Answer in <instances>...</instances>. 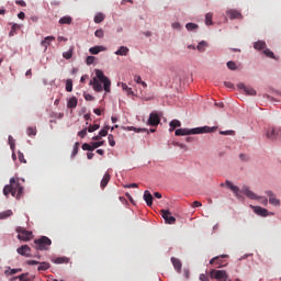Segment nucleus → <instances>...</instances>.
Returning a JSON list of instances; mask_svg holds the SVG:
<instances>
[{
    "mask_svg": "<svg viewBox=\"0 0 281 281\" xmlns=\"http://www.w3.org/2000/svg\"><path fill=\"white\" fill-rule=\"evenodd\" d=\"M108 142H109L110 146H115V138L113 137L112 134H110L108 136Z\"/></svg>",
    "mask_w": 281,
    "mask_h": 281,
    "instance_id": "obj_50",
    "label": "nucleus"
},
{
    "mask_svg": "<svg viewBox=\"0 0 281 281\" xmlns=\"http://www.w3.org/2000/svg\"><path fill=\"white\" fill-rule=\"evenodd\" d=\"M74 56V47H70L69 50L63 53V57L66 58V60H69Z\"/></svg>",
    "mask_w": 281,
    "mask_h": 281,
    "instance_id": "obj_31",
    "label": "nucleus"
},
{
    "mask_svg": "<svg viewBox=\"0 0 281 281\" xmlns=\"http://www.w3.org/2000/svg\"><path fill=\"white\" fill-rule=\"evenodd\" d=\"M173 30H181V24L179 22H175L172 24Z\"/></svg>",
    "mask_w": 281,
    "mask_h": 281,
    "instance_id": "obj_59",
    "label": "nucleus"
},
{
    "mask_svg": "<svg viewBox=\"0 0 281 281\" xmlns=\"http://www.w3.org/2000/svg\"><path fill=\"white\" fill-rule=\"evenodd\" d=\"M16 252L20 256H24L25 258L32 257V248H30V246H27V245H23V246L19 247L16 249Z\"/></svg>",
    "mask_w": 281,
    "mask_h": 281,
    "instance_id": "obj_11",
    "label": "nucleus"
},
{
    "mask_svg": "<svg viewBox=\"0 0 281 281\" xmlns=\"http://www.w3.org/2000/svg\"><path fill=\"white\" fill-rule=\"evenodd\" d=\"M104 19H105L104 13H97L94 16V23H102Z\"/></svg>",
    "mask_w": 281,
    "mask_h": 281,
    "instance_id": "obj_32",
    "label": "nucleus"
},
{
    "mask_svg": "<svg viewBox=\"0 0 281 281\" xmlns=\"http://www.w3.org/2000/svg\"><path fill=\"white\" fill-rule=\"evenodd\" d=\"M29 137L36 136V127H29L26 130Z\"/></svg>",
    "mask_w": 281,
    "mask_h": 281,
    "instance_id": "obj_39",
    "label": "nucleus"
},
{
    "mask_svg": "<svg viewBox=\"0 0 281 281\" xmlns=\"http://www.w3.org/2000/svg\"><path fill=\"white\" fill-rule=\"evenodd\" d=\"M105 50H106V48L104 46H94V47L89 48V52L92 55H98V54H100V52H105Z\"/></svg>",
    "mask_w": 281,
    "mask_h": 281,
    "instance_id": "obj_20",
    "label": "nucleus"
},
{
    "mask_svg": "<svg viewBox=\"0 0 281 281\" xmlns=\"http://www.w3.org/2000/svg\"><path fill=\"white\" fill-rule=\"evenodd\" d=\"M203 133H212V128L210 126H204V127H195V128H179L176 130L175 135L183 136V135H203Z\"/></svg>",
    "mask_w": 281,
    "mask_h": 281,
    "instance_id": "obj_4",
    "label": "nucleus"
},
{
    "mask_svg": "<svg viewBox=\"0 0 281 281\" xmlns=\"http://www.w3.org/2000/svg\"><path fill=\"white\" fill-rule=\"evenodd\" d=\"M263 54H265L266 56H268L269 58H273V56H274L273 52H271L270 49H265V50H263Z\"/></svg>",
    "mask_w": 281,
    "mask_h": 281,
    "instance_id": "obj_53",
    "label": "nucleus"
},
{
    "mask_svg": "<svg viewBox=\"0 0 281 281\" xmlns=\"http://www.w3.org/2000/svg\"><path fill=\"white\" fill-rule=\"evenodd\" d=\"M50 265L49 262H41L38 268H37V271H47V269H49Z\"/></svg>",
    "mask_w": 281,
    "mask_h": 281,
    "instance_id": "obj_29",
    "label": "nucleus"
},
{
    "mask_svg": "<svg viewBox=\"0 0 281 281\" xmlns=\"http://www.w3.org/2000/svg\"><path fill=\"white\" fill-rule=\"evenodd\" d=\"M255 214L258 216H268L269 211L267 209H262L261 206H254Z\"/></svg>",
    "mask_w": 281,
    "mask_h": 281,
    "instance_id": "obj_18",
    "label": "nucleus"
},
{
    "mask_svg": "<svg viewBox=\"0 0 281 281\" xmlns=\"http://www.w3.org/2000/svg\"><path fill=\"white\" fill-rule=\"evenodd\" d=\"M225 183L227 188L234 192L235 196H239V193L241 192V194H245V196L251 199L252 201H260L262 205H268L269 203L267 198L258 196L256 193H254V191L249 190V187L247 186H244L240 190V188L234 186V183H232L229 180H226Z\"/></svg>",
    "mask_w": 281,
    "mask_h": 281,
    "instance_id": "obj_2",
    "label": "nucleus"
},
{
    "mask_svg": "<svg viewBox=\"0 0 281 281\" xmlns=\"http://www.w3.org/2000/svg\"><path fill=\"white\" fill-rule=\"evenodd\" d=\"M109 126H105V128L104 130H101L100 132H99V135L101 136V137H106V135H109Z\"/></svg>",
    "mask_w": 281,
    "mask_h": 281,
    "instance_id": "obj_47",
    "label": "nucleus"
},
{
    "mask_svg": "<svg viewBox=\"0 0 281 281\" xmlns=\"http://www.w3.org/2000/svg\"><path fill=\"white\" fill-rule=\"evenodd\" d=\"M16 233L19 240H24V243H27V240H32V232L26 231L23 227H18Z\"/></svg>",
    "mask_w": 281,
    "mask_h": 281,
    "instance_id": "obj_8",
    "label": "nucleus"
},
{
    "mask_svg": "<svg viewBox=\"0 0 281 281\" xmlns=\"http://www.w3.org/2000/svg\"><path fill=\"white\" fill-rule=\"evenodd\" d=\"M160 123H161V117H159V114L157 112H151L149 114L147 124L149 126H159Z\"/></svg>",
    "mask_w": 281,
    "mask_h": 281,
    "instance_id": "obj_10",
    "label": "nucleus"
},
{
    "mask_svg": "<svg viewBox=\"0 0 281 281\" xmlns=\"http://www.w3.org/2000/svg\"><path fill=\"white\" fill-rule=\"evenodd\" d=\"M111 181V175L105 173L101 180V188L104 190L106 186H109V182Z\"/></svg>",
    "mask_w": 281,
    "mask_h": 281,
    "instance_id": "obj_21",
    "label": "nucleus"
},
{
    "mask_svg": "<svg viewBox=\"0 0 281 281\" xmlns=\"http://www.w3.org/2000/svg\"><path fill=\"white\" fill-rule=\"evenodd\" d=\"M3 194L4 196H10L11 194L12 196H15V199H21V196H23V188L16 179L11 178L10 184H7L3 188Z\"/></svg>",
    "mask_w": 281,
    "mask_h": 281,
    "instance_id": "obj_3",
    "label": "nucleus"
},
{
    "mask_svg": "<svg viewBox=\"0 0 281 281\" xmlns=\"http://www.w3.org/2000/svg\"><path fill=\"white\" fill-rule=\"evenodd\" d=\"M52 246V239L47 236H42L38 239L34 240V248L38 251H47Z\"/></svg>",
    "mask_w": 281,
    "mask_h": 281,
    "instance_id": "obj_5",
    "label": "nucleus"
},
{
    "mask_svg": "<svg viewBox=\"0 0 281 281\" xmlns=\"http://www.w3.org/2000/svg\"><path fill=\"white\" fill-rule=\"evenodd\" d=\"M130 131H135V133H150L147 128H136V127H130Z\"/></svg>",
    "mask_w": 281,
    "mask_h": 281,
    "instance_id": "obj_40",
    "label": "nucleus"
},
{
    "mask_svg": "<svg viewBox=\"0 0 281 281\" xmlns=\"http://www.w3.org/2000/svg\"><path fill=\"white\" fill-rule=\"evenodd\" d=\"M15 273H21V269H9L4 271L5 276H14Z\"/></svg>",
    "mask_w": 281,
    "mask_h": 281,
    "instance_id": "obj_34",
    "label": "nucleus"
},
{
    "mask_svg": "<svg viewBox=\"0 0 281 281\" xmlns=\"http://www.w3.org/2000/svg\"><path fill=\"white\" fill-rule=\"evenodd\" d=\"M220 134L221 135H236V133L234 131H221Z\"/></svg>",
    "mask_w": 281,
    "mask_h": 281,
    "instance_id": "obj_54",
    "label": "nucleus"
},
{
    "mask_svg": "<svg viewBox=\"0 0 281 281\" xmlns=\"http://www.w3.org/2000/svg\"><path fill=\"white\" fill-rule=\"evenodd\" d=\"M205 47H207V43L202 41L198 44L196 49L198 52H205Z\"/></svg>",
    "mask_w": 281,
    "mask_h": 281,
    "instance_id": "obj_33",
    "label": "nucleus"
},
{
    "mask_svg": "<svg viewBox=\"0 0 281 281\" xmlns=\"http://www.w3.org/2000/svg\"><path fill=\"white\" fill-rule=\"evenodd\" d=\"M213 14L212 13H206L205 14V25H212V19H213Z\"/></svg>",
    "mask_w": 281,
    "mask_h": 281,
    "instance_id": "obj_35",
    "label": "nucleus"
},
{
    "mask_svg": "<svg viewBox=\"0 0 281 281\" xmlns=\"http://www.w3.org/2000/svg\"><path fill=\"white\" fill-rule=\"evenodd\" d=\"M94 36H97V38H104V31L102 29L97 30Z\"/></svg>",
    "mask_w": 281,
    "mask_h": 281,
    "instance_id": "obj_42",
    "label": "nucleus"
},
{
    "mask_svg": "<svg viewBox=\"0 0 281 281\" xmlns=\"http://www.w3.org/2000/svg\"><path fill=\"white\" fill-rule=\"evenodd\" d=\"M255 49H265L267 47V43L262 41H258L254 44Z\"/></svg>",
    "mask_w": 281,
    "mask_h": 281,
    "instance_id": "obj_30",
    "label": "nucleus"
},
{
    "mask_svg": "<svg viewBox=\"0 0 281 281\" xmlns=\"http://www.w3.org/2000/svg\"><path fill=\"white\" fill-rule=\"evenodd\" d=\"M66 91H68V93H71L74 91V80L67 79Z\"/></svg>",
    "mask_w": 281,
    "mask_h": 281,
    "instance_id": "obj_28",
    "label": "nucleus"
},
{
    "mask_svg": "<svg viewBox=\"0 0 281 281\" xmlns=\"http://www.w3.org/2000/svg\"><path fill=\"white\" fill-rule=\"evenodd\" d=\"M135 82H137V85H142L144 81L142 80L140 76H135L134 77Z\"/></svg>",
    "mask_w": 281,
    "mask_h": 281,
    "instance_id": "obj_58",
    "label": "nucleus"
},
{
    "mask_svg": "<svg viewBox=\"0 0 281 281\" xmlns=\"http://www.w3.org/2000/svg\"><path fill=\"white\" fill-rule=\"evenodd\" d=\"M14 280H20V281H32V277H30V273H23L20 277L13 278Z\"/></svg>",
    "mask_w": 281,
    "mask_h": 281,
    "instance_id": "obj_25",
    "label": "nucleus"
},
{
    "mask_svg": "<svg viewBox=\"0 0 281 281\" xmlns=\"http://www.w3.org/2000/svg\"><path fill=\"white\" fill-rule=\"evenodd\" d=\"M196 27H199V25L194 24V23H187L186 29L189 32H192V30H196Z\"/></svg>",
    "mask_w": 281,
    "mask_h": 281,
    "instance_id": "obj_45",
    "label": "nucleus"
},
{
    "mask_svg": "<svg viewBox=\"0 0 281 281\" xmlns=\"http://www.w3.org/2000/svg\"><path fill=\"white\" fill-rule=\"evenodd\" d=\"M16 30H21V26L19 24H13L11 26V31L9 33V36H14V33L16 32Z\"/></svg>",
    "mask_w": 281,
    "mask_h": 281,
    "instance_id": "obj_38",
    "label": "nucleus"
},
{
    "mask_svg": "<svg viewBox=\"0 0 281 281\" xmlns=\"http://www.w3.org/2000/svg\"><path fill=\"white\" fill-rule=\"evenodd\" d=\"M128 52H131V49H128V47L121 46L114 54L116 56H128Z\"/></svg>",
    "mask_w": 281,
    "mask_h": 281,
    "instance_id": "obj_19",
    "label": "nucleus"
},
{
    "mask_svg": "<svg viewBox=\"0 0 281 281\" xmlns=\"http://www.w3.org/2000/svg\"><path fill=\"white\" fill-rule=\"evenodd\" d=\"M237 89H239V91H244L246 95H256V90L245 83H238Z\"/></svg>",
    "mask_w": 281,
    "mask_h": 281,
    "instance_id": "obj_12",
    "label": "nucleus"
},
{
    "mask_svg": "<svg viewBox=\"0 0 281 281\" xmlns=\"http://www.w3.org/2000/svg\"><path fill=\"white\" fill-rule=\"evenodd\" d=\"M71 16H63L60 20H59V23L60 25H71Z\"/></svg>",
    "mask_w": 281,
    "mask_h": 281,
    "instance_id": "obj_27",
    "label": "nucleus"
},
{
    "mask_svg": "<svg viewBox=\"0 0 281 281\" xmlns=\"http://www.w3.org/2000/svg\"><path fill=\"white\" fill-rule=\"evenodd\" d=\"M87 131H89L88 128H83L80 132H78V136L81 137V139H83V137H87Z\"/></svg>",
    "mask_w": 281,
    "mask_h": 281,
    "instance_id": "obj_51",
    "label": "nucleus"
},
{
    "mask_svg": "<svg viewBox=\"0 0 281 281\" xmlns=\"http://www.w3.org/2000/svg\"><path fill=\"white\" fill-rule=\"evenodd\" d=\"M15 3L16 5H21L22 8H25L27 5V3H25V1L23 0H16Z\"/></svg>",
    "mask_w": 281,
    "mask_h": 281,
    "instance_id": "obj_57",
    "label": "nucleus"
},
{
    "mask_svg": "<svg viewBox=\"0 0 281 281\" xmlns=\"http://www.w3.org/2000/svg\"><path fill=\"white\" fill-rule=\"evenodd\" d=\"M82 150H89V151H93V145H89V143H85L82 146H81Z\"/></svg>",
    "mask_w": 281,
    "mask_h": 281,
    "instance_id": "obj_44",
    "label": "nucleus"
},
{
    "mask_svg": "<svg viewBox=\"0 0 281 281\" xmlns=\"http://www.w3.org/2000/svg\"><path fill=\"white\" fill-rule=\"evenodd\" d=\"M27 265L30 266H34V265H41V262L36 261V260H29Z\"/></svg>",
    "mask_w": 281,
    "mask_h": 281,
    "instance_id": "obj_62",
    "label": "nucleus"
},
{
    "mask_svg": "<svg viewBox=\"0 0 281 281\" xmlns=\"http://www.w3.org/2000/svg\"><path fill=\"white\" fill-rule=\"evenodd\" d=\"M91 144H92L93 150H95V148H100V146H104V140L93 142Z\"/></svg>",
    "mask_w": 281,
    "mask_h": 281,
    "instance_id": "obj_46",
    "label": "nucleus"
},
{
    "mask_svg": "<svg viewBox=\"0 0 281 281\" xmlns=\"http://www.w3.org/2000/svg\"><path fill=\"white\" fill-rule=\"evenodd\" d=\"M18 18L21 19V20L25 19V13L24 12H20L18 14Z\"/></svg>",
    "mask_w": 281,
    "mask_h": 281,
    "instance_id": "obj_64",
    "label": "nucleus"
},
{
    "mask_svg": "<svg viewBox=\"0 0 281 281\" xmlns=\"http://www.w3.org/2000/svg\"><path fill=\"white\" fill-rule=\"evenodd\" d=\"M266 194L267 196H269L270 205H274V207H280V200L276 198V194H273L271 191H267Z\"/></svg>",
    "mask_w": 281,
    "mask_h": 281,
    "instance_id": "obj_14",
    "label": "nucleus"
},
{
    "mask_svg": "<svg viewBox=\"0 0 281 281\" xmlns=\"http://www.w3.org/2000/svg\"><path fill=\"white\" fill-rule=\"evenodd\" d=\"M9 145L11 146V150H14V138L12 136H9Z\"/></svg>",
    "mask_w": 281,
    "mask_h": 281,
    "instance_id": "obj_55",
    "label": "nucleus"
},
{
    "mask_svg": "<svg viewBox=\"0 0 281 281\" xmlns=\"http://www.w3.org/2000/svg\"><path fill=\"white\" fill-rule=\"evenodd\" d=\"M266 136H267V138L270 139L271 142H274V139H277L278 137H280V132L278 131V128L270 127V128L267 130Z\"/></svg>",
    "mask_w": 281,
    "mask_h": 281,
    "instance_id": "obj_13",
    "label": "nucleus"
},
{
    "mask_svg": "<svg viewBox=\"0 0 281 281\" xmlns=\"http://www.w3.org/2000/svg\"><path fill=\"white\" fill-rule=\"evenodd\" d=\"M80 148V143H75L71 157H76L78 155V150Z\"/></svg>",
    "mask_w": 281,
    "mask_h": 281,
    "instance_id": "obj_37",
    "label": "nucleus"
},
{
    "mask_svg": "<svg viewBox=\"0 0 281 281\" xmlns=\"http://www.w3.org/2000/svg\"><path fill=\"white\" fill-rule=\"evenodd\" d=\"M200 280L201 281H210V277H207V274L201 273L200 274Z\"/></svg>",
    "mask_w": 281,
    "mask_h": 281,
    "instance_id": "obj_56",
    "label": "nucleus"
},
{
    "mask_svg": "<svg viewBox=\"0 0 281 281\" xmlns=\"http://www.w3.org/2000/svg\"><path fill=\"white\" fill-rule=\"evenodd\" d=\"M226 14L231 20L243 19V14H240V12L237 10H228Z\"/></svg>",
    "mask_w": 281,
    "mask_h": 281,
    "instance_id": "obj_16",
    "label": "nucleus"
},
{
    "mask_svg": "<svg viewBox=\"0 0 281 281\" xmlns=\"http://www.w3.org/2000/svg\"><path fill=\"white\" fill-rule=\"evenodd\" d=\"M89 85L92 87L93 91H97V93L102 91L111 93V79L104 76V72L100 69L95 70V77L90 80Z\"/></svg>",
    "mask_w": 281,
    "mask_h": 281,
    "instance_id": "obj_1",
    "label": "nucleus"
},
{
    "mask_svg": "<svg viewBox=\"0 0 281 281\" xmlns=\"http://www.w3.org/2000/svg\"><path fill=\"white\" fill-rule=\"evenodd\" d=\"M52 41H56L55 36H46L42 42L41 45L44 47V52H47V47L52 44Z\"/></svg>",
    "mask_w": 281,
    "mask_h": 281,
    "instance_id": "obj_15",
    "label": "nucleus"
},
{
    "mask_svg": "<svg viewBox=\"0 0 281 281\" xmlns=\"http://www.w3.org/2000/svg\"><path fill=\"white\" fill-rule=\"evenodd\" d=\"M125 93L127 95H135V92H133V88H130L128 90H125Z\"/></svg>",
    "mask_w": 281,
    "mask_h": 281,
    "instance_id": "obj_61",
    "label": "nucleus"
},
{
    "mask_svg": "<svg viewBox=\"0 0 281 281\" xmlns=\"http://www.w3.org/2000/svg\"><path fill=\"white\" fill-rule=\"evenodd\" d=\"M223 258H227V255L212 258L210 260V265H213V267H216L217 269H222V267H227V260H224Z\"/></svg>",
    "mask_w": 281,
    "mask_h": 281,
    "instance_id": "obj_7",
    "label": "nucleus"
},
{
    "mask_svg": "<svg viewBox=\"0 0 281 281\" xmlns=\"http://www.w3.org/2000/svg\"><path fill=\"white\" fill-rule=\"evenodd\" d=\"M56 265H63L65 262H69V259H66V258H63V257H59L55 260Z\"/></svg>",
    "mask_w": 281,
    "mask_h": 281,
    "instance_id": "obj_48",
    "label": "nucleus"
},
{
    "mask_svg": "<svg viewBox=\"0 0 281 281\" xmlns=\"http://www.w3.org/2000/svg\"><path fill=\"white\" fill-rule=\"evenodd\" d=\"M169 131L172 132L175 131V128H179V126H181V122L179 120H172L170 123H169Z\"/></svg>",
    "mask_w": 281,
    "mask_h": 281,
    "instance_id": "obj_24",
    "label": "nucleus"
},
{
    "mask_svg": "<svg viewBox=\"0 0 281 281\" xmlns=\"http://www.w3.org/2000/svg\"><path fill=\"white\" fill-rule=\"evenodd\" d=\"M98 128H100V124L90 125L88 127V133H95V131H98Z\"/></svg>",
    "mask_w": 281,
    "mask_h": 281,
    "instance_id": "obj_41",
    "label": "nucleus"
},
{
    "mask_svg": "<svg viewBox=\"0 0 281 281\" xmlns=\"http://www.w3.org/2000/svg\"><path fill=\"white\" fill-rule=\"evenodd\" d=\"M87 65H93L95 63V57L93 56H88L86 59Z\"/></svg>",
    "mask_w": 281,
    "mask_h": 281,
    "instance_id": "obj_52",
    "label": "nucleus"
},
{
    "mask_svg": "<svg viewBox=\"0 0 281 281\" xmlns=\"http://www.w3.org/2000/svg\"><path fill=\"white\" fill-rule=\"evenodd\" d=\"M144 201L147 203L148 207L153 206V194L150 191L146 190L143 195Z\"/></svg>",
    "mask_w": 281,
    "mask_h": 281,
    "instance_id": "obj_17",
    "label": "nucleus"
},
{
    "mask_svg": "<svg viewBox=\"0 0 281 281\" xmlns=\"http://www.w3.org/2000/svg\"><path fill=\"white\" fill-rule=\"evenodd\" d=\"M210 278L212 280H218V281H227V280H229V277L227 276V271H225V270H216V269H212L210 271Z\"/></svg>",
    "mask_w": 281,
    "mask_h": 281,
    "instance_id": "obj_6",
    "label": "nucleus"
},
{
    "mask_svg": "<svg viewBox=\"0 0 281 281\" xmlns=\"http://www.w3.org/2000/svg\"><path fill=\"white\" fill-rule=\"evenodd\" d=\"M12 210H7L0 213V221H3L5 218H10L12 216Z\"/></svg>",
    "mask_w": 281,
    "mask_h": 281,
    "instance_id": "obj_26",
    "label": "nucleus"
},
{
    "mask_svg": "<svg viewBox=\"0 0 281 281\" xmlns=\"http://www.w3.org/2000/svg\"><path fill=\"white\" fill-rule=\"evenodd\" d=\"M160 214H161L165 223H167V225H175V223H177V218L175 216H172V213H170V211L161 210Z\"/></svg>",
    "mask_w": 281,
    "mask_h": 281,
    "instance_id": "obj_9",
    "label": "nucleus"
},
{
    "mask_svg": "<svg viewBox=\"0 0 281 281\" xmlns=\"http://www.w3.org/2000/svg\"><path fill=\"white\" fill-rule=\"evenodd\" d=\"M125 188H139V184H137V183H130V184H126Z\"/></svg>",
    "mask_w": 281,
    "mask_h": 281,
    "instance_id": "obj_60",
    "label": "nucleus"
},
{
    "mask_svg": "<svg viewBox=\"0 0 281 281\" xmlns=\"http://www.w3.org/2000/svg\"><path fill=\"white\" fill-rule=\"evenodd\" d=\"M203 204L199 201L193 202V207H201Z\"/></svg>",
    "mask_w": 281,
    "mask_h": 281,
    "instance_id": "obj_63",
    "label": "nucleus"
},
{
    "mask_svg": "<svg viewBox=\"0 0 281 281\" xmlns=\"http://www.w3.org/2000/svg\"><path fill=\"white\" fill-rule=\"evenodd\" d=\"M226 65H227V68L231 69V71H236V69H238L235 61H227Z\"/></svg>",
    "mask_w": 281,
    "mask_h": 281,
    "instance_id": "obj_36",
    "label": "nucleus"
},
{
    "mask_svg": "<svg viewBox=\"0 0 281 281\" xmlns=\"http://www.w3.org/2000/svg\"><path fill=\"white\" fill-rule=\"evenodd\" d=\"M83 98L87 102H93V100H95V98L89 93L83 94Z\"/></svg>",
    "mask_w": 281,
    "mask_h": 281,
    "instance_id": "obj_49",
    "label": "nucleus"
},
{
    "mask_svg": "<svg viewBox=\"0 0 281 281\" xmlns=\"http://www.w3.org/2000/svg\"><path fill=\"white\" fill-rule=\"evenodd\" d=\"M18 159L21 164H27V160H25V155H23L21 151L18 153Z\"/></svg>",
    "mask_w": 281,
    "mask_h": 281,
    "instance_id": "obj_43",
    "label": "nucleus"
},
{
    "mask_svg": "<svg viewBox=\"0 0 281 281\" xmlns=\"http://www.w3.org/2000/svg\"><path fill=\"white\" fill-rule=\"evenodd\" d=\"M68 109H76L78 106V99L76 97H72L67 102Z\"/></svg>",
    "mask_w": 281,
    "mask_h": 281,
    "instance_id": "obj_22",
    "label": "nucleus"
},
{
    "mask_svg": "<svg viewBox=\"0 0 281 281\" xmlns=\"http://www.w3.org/2000/svg\"><path fill=\"white\" fill-rule=\"evenodd\" d=\"M171 262H172V265H173V267H175V269H176L177 271H181V267H182L181 260H179V259L172 257V258H171Z\"/></svg>",
    "mask_w": 281,
    "mask_h": 281,
    "instance_id": "obj_23",
    "label": "nucleus"
}]
</instances>
